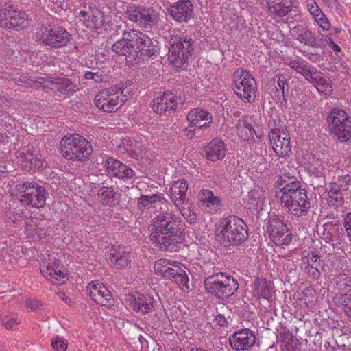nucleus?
Returning <instances> with one entry per match:
<instances>
[{
	"instance_id": "obj_3",
	"label": "nucleus",
	"mask_w": 351,
	"mask_h": 351,
	"mask_svg": "<svg viewBox=\"0 0 351 351\" xmlns=\"http://www.w3.org/2000/svg\"><path fill=\"white\" fill-rule=\"evenodd\" d=\"M215 235L222 245H238L248 238V228L241 218L234 215L228 216L216 223Z\"/></svg>"
},
{
	"instance_id": "obj_10",
	"label": "nucleus",
	"mask_w": 351,
	"mask_h": 351,
	"mask_svg": "<svg viewBox=\"0 0 351 351\" xmlns=\"http://www.w3.org/2000/svg\"><path fill=\"white\" fill-rule=\"evenodd\" d=\"M329 130L341 142L351 138V118L341 109L334 108L326 119Z\"/></svg>"
},
{
	"instance_id": "obj_58",
	"label": "nucleus",
	"mask_w": 351,
	"mask_h": 351,
	"mask_svg": "<svg viewBox=\"0 0 351 351\" xmlns=\"http://www.w3.org/2000/svg\"><path fill=\"white\" fill-rule=\"evenodd\" d=\"M344 227L348 237H351V212L345 218Z\"/></svg>"
},
{
	"instance_id": "obj_46",
	"label": "nucleus",
	"mask_w": 351,
	"mask_h": 351,
	"mask_svg": "<svg viewBox=\"0 0 351 351\" xmlns=\"http://www.w3.org/2000/svg\"><path fill=\"white\" fill-rule=\"evenodd\" d=\"M289 66L295 70L298 73L302 74L306 80L315 70H310L306 67L304 60L300 59L292 60L289 62Z\"/></svg>"
},
{
	"instance_id": "obj_35",
	"label": "nucleus",
	"mask_w": 351,
	"mask_h": 351,
	"mask_svg": "<svg viewBox=\"0 0 351 351\" xmlns=\"http://www.w3.org/2000/svg\"><path fill=\"white\" fill-rule=\"evenodd\" d=\"M306 8L320 28L324 31L330 29V23L315 0H307Z\"/></svg>"
},
{
	"instance_id": "obj_33",
	"label": "nucleus",
	"mask_w": 351,
	"mask_h": 351,
	"mask_svg": "<svg viewBox=\"0 0 351 351\" xmlns=\"http://www.w3.org/2000/svg\"><path fill=\"white\" fill-rule=\"evenodd\" d=\"M321 197L328 206L334 208L341 206L344 202L339 187L335 182L329 184Z\"/></svg>"
},
{
	"instance_id": "obj_26",
	"label": "nucleus",
	"mask_w": 351,
	"mask_h": 351,
	"mask_svg": "<svg viewBox=\"0 0 351 351\" xmlns=\"http://www.w3.org/2000/svg\"><path fill=\"white\" fill-rule=\"evenodd\" d=\"M137 30L125 32L122 38L112 46V50L121 56L134 57V42H136Z\"/></svg>"
},
{
	"instance_id": "obj_28",
	"label": "nucleus",
	"mask_w": 351,
	"mask_h": 351,
	"mask_svg": "<svg viewBox=\"0 0 351 351\" xmlns=\"http://www.w3.org/2000/svg\"><path fill=\"white\" fill-rule=\"evenodd\" d=\"M44 83H47L45 86L50 89L58 92L60 95H64L69 93H73L78 90L77 85L71 82V80L66 77H48Z\"/></svg>"
},
{
	"instance_id": "obj_42",
	"label": "nucleus",
	"mask_w": 351,
	"mask_h": 351,
	"mask_svg": "<svg viewBox=\"0 0 351 351\" xmlns=\"http://www.w3.org/2000/svg\"><path fill=\"white\" fill-rule=\"evenodd\" d=\"M166 199L161 195L154 194L152 195H141L138 199V208L143 210L145 208H154L156 205L166 203Z\"/></svg>"
},
{
	"instance_id": "obj_13",
	"label": "nucleus",
	"mask_w": 351,
	"mask_h": 351,
	"mask_svg": "<svg viewBox=\"0 0 351 351\" xmlns=\"http://www.w3.org/2000/svg\"><path fill=\"white\" fill-rule=\"evenodd\" d=\"M267 232L271 242L277 246H287L292 241V231L287 222L278 216L270 217L266 223Z\"/></svg>"
},
{
	"instance_id": "obj_44",
	"label": "nucleus",
	"mask_w": 351,
	"mask_h": 351,
	"mask_svg": "<svg viewBox=\"0 0 351 351\" xmlns=\"http://www.w3.org/2000/svg\"><path fill=\"white\" fill-rule=\"evenodd\" d=\"M199 201L206 207L218 208L221 204V199L219 196L215 195L209 189H202L199 193Z\"/></svg>"
},
{
	"instance_id": "obj_59",
	"label": "nucleus",
	"mask_w": 351,
	"mask_h": 351,
	"mask_svg": "<svg viewBox=\"0 0 351 351\" xmlns=\"http://www.w3.org/2000/svg\"><path fill=\"white\" fill-rule=\"evenodd\" d=\"M278 86L280 88L282 95L285 97V85L287 84L286 78L283 75H280L277 80Z\"/></svg>"
},
{
	"instance_id": "obj_27",
	"label": "nucleus",
	"mask_w": 351,
	"mask_h": 351,
	"mask_svg": "<svg viewBox=\"0 0 351 351\" xmlns=\"http://www.w3.org/2000/svg\"><path fill=\"white\" fill-rule=\"evenodd\" d=\"M131 261L130 252L121 245L112 248L107 257L109 265L117 269L127 268L130 265Z\"/></svg>"
},
{
	"instance_id": "obj_22",
	"label": "nucleus",
	"mask_w": 351,
	"mask_h": 351,
	"mask_svg": "<svg viewBox=\"0 0 351 351\" xmlns=\"http://www.w3.org/2000/svg\"><path fill=\"white\" fill-rule=\"evenodd\" d=\"M125 300L131 309L142 314L150 313L154 308V298L140 293L128 294Z\"/></svg>"
},
{
	"instance_id": "obj_15",
	"label": "nucleus",
	"mask_w": 351,
	"mask_h": 351,
	"mask_svg": "<svg viewBox=\"0 0 351 351\" xmlns=\"http://www.w3.org/2000/svg\"><path fill=\"white\" fill-rule=\"evenodd\" d=\"M126 15L130 21L144 27L156 25L160 20L158 12L154 8L136 4L128 7Z\"/></svg>"
},
{
	"instance_id": "obj_51",
	"label": "nucleus",
	"mask_w": 351,
	"mask_h": 351,
	"mask_svg": "<svg viewBox=\"0 0 351 351\" xmlns=\"http://www.w3.org/2000/svg\"><path fill=\"white\" fill-rule=\"evenodd\" d=\"M0 322L3 324L7 329H12L20 323V320L17 317L7 315H1Z\"/></svg>"
},
{
	"instance_id": "obj_47",
	"label": "nucleus",
	"mask_w": 351,
	"mask_h": 351,
	"mask_svg": "<svg viewBox=\"0 0 351 351\" xmlns=\"http://www.w3.org/2000/svg\"><path fill=\"white\" fill-rule=\"evenodd\" d=\"M176 206L189 223H193L196 221L197 215L191 209L188 203L183 202V203L180 204V205H176Z\"/></svg>"
},
{
	"instance_id": "obj_38",
	"label": "nucleus",
	"mask_w": 351,
	"mask_h": 351,
	"mask_svg": "<svg viewBox=\"0 0 351 351\" xmlns=\"http://www.w3.org/2000/svg\"><path fill=\"white\" fill-rule=\"evenodd\" d=\"M253 294L257 298L267 299L271 295L272 285L265 278H256L253 282Z\"/></svg>"
},
{
	"instance_id": "obj_21",
	"label": "nucleus",
	"mask_w": 351,
	"mask_h": 351,
	"mask_svg": "<svg viewBox=\"0 0 351 351\" xmlns=\"http://www.w3.org/2000/svg\"><path fill=\"white\" fill-rule=\"evenodd\" d=\"M180 98L171 91L164 92L156 96L152 101L153 110L159 114L174 112L178 105Z\"/></svg>"
},
{
	"instance_id": "obj_16",
	"label": "nucleus",
	"mask_w": 351,
	"mask_h": 351,
	"mask_svg": "<svg viewBox=\"0 0 351 351\" xmlns=\"http://www.w3.org/2000/svg\"><path fill=\"white\" fill-rule=\"evenodd\" d=\"M16 158L26 169L40 170L45 162L40 151L32 145L25 146L16 153Z\"/></svg>"
},
{
	"instance_id": "obj_45",
	"label": "nucleus",
	"mask_w": 351,
	"mask_h": 351,
	"mask_svg": "<svg viewBox=\"0 0 351 351\" xmlns=\"http://www.w3.org/2000/svg\"><path fill=\"white\" fill-rule=\"evenodd\" d=\"M268 11L274 19L276 17L282 18L289 14L291 8L289 5L272 1L268 2Z\"/></svg>"
},
{
	"instance_id": "obj_43",
	"label": "nucleus",
	"mask_w": 351,
	"mask_h": 351,
	"mask_svg": "<svg viewBox=\"0 0 351 351\" xmlns=\"http://www.w3.org/2000/svg\"><path fill=\"white\" fill-rule=\"evenodd\" d=\"M11 21L6 24V29H23L29 25V22L27 18V15L19 10H14L12 19Z\"/></svg>"
},
{
	"instance_id": "obj_5",
	"label": "nucleus",
	"mask_w": 351,
	"mask_h": 351,
	"mask_svg": "<svg viewBox=\"0 0 351 351\" xmlns=\"http://www.w3.org/2000/svg\"><path fill=\"white\" fill-rule=\"evenodd\" d=\"M154 270L156 275L174 281L184 292L189 290V278L186 274V267L178 261L162 258L155 261Z\"/></svg>"
},
{
	"instance_id": "obj_34",
	"label": "nucleus",
	"mask_w": 351,
	"mask_h": 351,
	"mask_svg": "<svg viewBox=\"0 0 351 351\" xmlns=\"http://www.w3.org/2000/svg\"><path fill=\"white\" fill-rule=\"evenodd\" d=\"M305 265L304 271L311 277L317 279L321 273L319 269L322 267L321 260L318 254L315 252H308L302 259Z\"/></svg>"
},
{
	"instance_id": "obj_24",
	"label": "nucleus",
	"mask_w": 351,
	"mask_h": 351,
	"mask_svg": "<svg viewBox=\"0 0 351 351\" xmlns=\"http://www.w3.org/2000/svg\"><path fill=\"white\" fill-rule=\"evenodd\" d=\"M25 233L29 238L43 239L50 234V230L45 220L38 217H31L25 222Z\"/></svg>"
},
{
	"instance_id": "obj_20",
	"label": "nucleus",
	"mask_w": 351,
	"mask_h": 351,
	"mask_svg": "<svg viewBox=\"0 0 351 351\" xmlns=\"http://www.w3.org/2000/svg\"><path fill=\"white\" fill-rule=\"evenodd\" d=\"M91 299L101 306H113L114 300L106 286L97 280L91 281L86 287Z\"/></svg>"
},
{
	"instance_id": "obj_55",
	"label": "nucleus",
	"mask_w": 351,
	"mask_h": 351,
	"mask_svg": "<svg viewBox=\"0 0 351 351\" xmlns=\"http://www.w3.org/2000/svg\"><path fill=\"white\" fill-rule=\"evenodd\" d=\"M84 76L86 80H93L96 83L101 82L104 79V75L100 72L86 71Z\"/></svg>"
},
{
	"instance_id": "obj_30",
	"label": "nucleus",
	"mask_w": 351,
	"mask_h": 351,
	"mask_svg": "<svg viewBox=\"0 0 351 351\" xmlns=\"http://www.w3.org/2000/svg\"><path fill=\"white\" fill-rule=\"evenodd\" d=\"M212 115L206 110L195 108L191 110L186 117L189 125L197 129L208 128L212 122Z\"/></svg>"
},
{
	"instance_id": "obj_4",
	"label": "nucleus",
	"mask_w": 351,
	"mask_h": 351,
	"mask_svg": "<svg viewBox=\"0 0 351 351\" xmlns=\"http://www.w3.org/2000/svg\"><path fill=\"white\" fill-rule=\"evenodd\" d=\"M60 149L66 159L80 162L88 160L93 152L90 143L78 134H69L62 137Z\"/></svg>"
},
{
	"instance_id": "obj_62",
	"label": "nucleus",
	"mask_w": 351,
	"mask_h": 351,
	"mask_svg": "<svg viewBox=\"0 0 351 351\" xmlns=\"http://www.w3.org/2000/svg\"><path fill=\"white\" fill-rule=\"evenodd\" d=\"M18 82H20L21 84L24 83L28 86H33L34 81L33 80H31L28 78L27 76H21L18 80H16Z\"/></svg>"
},
{
	"instance_id": "obj_54",
	"label": "nucleus",
	"mask_w": 351,
	"mask_h": 351,
	"mask_svg": "<svg viewBox=\"0 0 351 351\" xmlns=\"http://www.w3.org/2000/svg\"><path fill=\"white\" fill-rule=\"evenodd\" d=\"M339 189L348 190L351 185V176L350 175H342L338 178V184Z\"/></svg>"
},
{
	"instance_id": "obj_57",
	"label": "nucleus",
	"mask_w": 351,
	"mask_h": 351,
	"mask_svg": "<svg viewBox=\"0 0 351 351\" xmlns=\"http://www.w3.org/2000/svg\"><path fill=\"white\" fill-rule=\"evenodd\" d=\"M21 254H23V247L19 245H15L9 254L13 258L16 259L21 257Z\"/></svg>"
},
{
	"instance_id": "obj_25",
	"label": "nucleus",
	"mask_w": 351,
	"mask_h": 351,
	"mask_svg": "<svg viewBox=\"0 0 351 351\" xmlns=\"http://www.w3.org/2000/svg\"><path fill=\"white\" fill-rule=\"evenodd\" d=\"M167 12L175 21L188 22L193 16V6L190 0H179L171 5Z\"/></svg>"
},
{
	"instance_id": "obj_64",
	"label": "nucleus",
	"mask_w": 351,
	"mask_h": 351,
	"mask_svg": "<svg viewBox=\"0 0 351 351\" xmlns=\"http://www.w3.org/2000/svg\"><path fill=\"white\" fill-rule=\"evenodd\" d=\"M90 62L88 61L86 62V66H88L90 68H94L97 66V62L94 61L93 60H89Z\"/></svg>"
},
{
	"instance_id": "obj_23",
	"label": "nucleus",
	"mask_w": 351,
	"mask_h": 351,
	"mask_svg": "<svg viewBox=\"0 0 351 351\" xmlns=\"http://www.w3.org/2000/svg\"><path fill=\"white\" fill-rule=\"evenodd\" d=\"M134 56L142 59L156 56L157 47L152 40L145 34L137 30L136 42H134Z\"/></svg>"
},
{
	"instance_id": "obj_40",
	"label": "nucleus",
	"mask_w": 351,
	"mask_h": 351,
	"mask_svg": "<svg viewBox=\"0 0 351 351\" xmlns=\"http://www.w3.org/2000/svg\"><path fill=\"white\" fill-rule=\"evenodd\" d=\"M251 119L243 118L239 119L236 125L238 136L244 141H250L254 138L255 130L252 125Z\"/></svg>"
},
{
	"instance_id": "obj_2",
	"label": "nucleus",
	"mask_w": 351,
	"mask_h": 351,
	"mask_svg": "<svg viewBox=\"0 0 351 351\" xmlns=\"http://www.w3.org/2000/svg\"><path fill=\"white\" fill-rule=\"evenodd\" d=\"M281 204L295 216L306 215L311 207L306 191L294 176H280L276 182Z\"/></svg>"
},
{
	"instance_id": "obj_49",
	"label": "nucleus",
	"mask_w": 351,
	"mask_h": 351,
	"mask_svg": "<svg viewBox=\"0 0 351 351\" xmlns=\"http://www.w3.org/2000/svg\"><path fill=\"white\" fill-rule=\"evenodd\" d=\"M294 339L291 334H285L281 339L280 349L282 351H299L295 347Z\"/></svg>"
},
{
	"instance_id": "obj_8",
	"label": "nucleus",
	"mask_w": 351,
	"mask_h": 351,
	"mask_svg": "<svg viewBox=\"0 0 351 351\" xmlns=\"http://www.w3.org/2000/svg\"><path fill=\"white\" fill-rule=\"evenodd\" d=\"M128 90L122 86H114L101 90L94 99L95 105L108 113L118 111L128 100Z\"/></svg>"
},
{
	"instance_id": "obj_29",
	"label": "nucleus",
	"mask_w": 351,
	"mask_h": 351,
	"mask_svg": "<svg viewBox=\"0 0 351 351\" xmlns=\"http://www.w3.org/2000/svg\"><path fill=\"white\" fill-rule=\"evenodd\" d=\"M108 173L118 178H131L134 176V171L126 165L114 158H108L105 163Z\"/></svg>"
},
{
	"instance_id": "obj_37",
	"label": "nucleus",
	"mask_w": 351,
	"mask_h": 351,
	"mask_svg": "<svg viewBox=\"0 0 351 351\" xmlns=\"http://www.w3.org/2000/svg\"><path fill=\"white\" fill-rule=\"evenodd\" d=\"M189 185L184 179L178 180L173 184L170 188V198L174 202L175 206L183 203L186 198V193Z\"/></svg>"
},
{
	"instance_id": "obj_52",
	"label": "nucleus",
	"mask_w": 351,
	"mask_h": 351,
	"mask_svg": "<svg viewBox=\"0 0 351 351\" xmlns=\"http://www.w3.org/2000/svg\"><path fill=\"white\" fill-rule=\"evenodd\" d=\"M51 346L54 351H66L68 344L62 337L56 336L51 339Z\"/></svg>"
},
{
	"instance_id": "obj_36",
	"label": "nucleus",
	"mask_w": 351,
	"mask_h": 351,
	"mask_svg": "<svg viewBox=\"0 0 351 351\" xmlns=\"http://www.w3.org/2000/svg\"><path fill=\"white\" fill-rule=\"evenodd\" d=\"M320 93L330 95L332 93V86L330 78H325L323 74L314 70L307 79Z\"/></svg>"
},
{
	"instance_id": "obj_6",
	"label": "nucleus",
	"mask_w": 351,
	"mask_h": 351,
	"mask_svg": "<svg viewBox=\"0 0 351 351\" xmlns=\"http://www.w3.org/2000/svg\"><path fill=\"white\" fill-rule=\"evenodd\" d=\"M12 195L24 206L40 208L46 204L48 193L45 187L32 181L16 184L12 189Z\"/></svg>"
},
{
	"instance_id": "obj_63",
	"label": "nucleus",
	"mask_w": 351,
	"mask_h": 351,
	"mask_svg": "<svg viewBox=\"0 0 351 351\" xmlns=\"http://www.w3.org/2000/svg\"><path fill=\"white\" fill-rule=\"evenodd\" d=\"M10 142V137L7 135L0 133V144H8Z\"/></svg>"
},
{
	"instance_id": "obj_31",
	"label": "nucleus",
	"mask_w": 351,
	"mask_h": 351,
	"mask_svg": "<svg viewBox=\"0 0 351 351\" xmlns=\"http://www.w3.org/2000/svg\"><path fill=\"white\" fill-rule=\"evenodd\" d=\"M207 160L215 162L223 159L226 153L224 143L219 138H213L204 149Z\"/></svg>"
},
{
	"instance_id": "obj_61",
	"label": "nucleus",
	"mask_w": 351,
	"mask_h": 351,
	"mask_svg": "<svg viewBox=\"0 0 351 351\" xmlns=\"http://www.w3.org/2000/svg\"><path fill=\"white\" fill-rule=\"evenodd\" d=\"M26 304L28 308L34 311L37 309L40 306L39 302L38 300L30 299L27 300Z\"/></svg>"
},
{
	"instance_id": "obj_32",
	"label": "nucleus",
	"mask_w": 351,
	"mask_h": 351,
	"mask_svg": "<svg viewBox=\"0 0 351 351\" xmlns=\"http://www.w3.org/2000/svg\"><path fill=\"white\" fill-rule=\"evenodd\" d=\"M267 193L263 187L255 186L248 193V208L255 210H263L267 202Z\"/></svg>"
},
{
	"instance_id": "obj_60",
	"label": "nucleus",
	"mask_w": 351,
	"mask_h": 351,
	"mask_svg": "<svg viewBox=\"0 0 351 351\" xmlns=\"http://www.w3.org/2000/svg\"><path fill=\"white\" fill-rule=\"evenodd\" d=\"M197 130V128H193V127H191L189 125V127H187L184 130V134L188 138L191 139L193 138L195 135V130Z\"/></svg>"
},
{
	"instance_id": "obj_1",
	"label": "nucleus",
	"mask_w": 351,
	"mask_h": 351,
	"mask_svg": "<svg viewBox=\"0 0 351 351\" xmlns=\"http://www.w3.org/2000/svg\"><path fill=\"white\" fill-rule=\"evenodd\" d=\"M152 243L160 251L176 252L184 240L181 219L171 211L162 212L148 226Z\"/></svg>"
},
{
	"instance_id": "obj_53",
	"label": "nucleus",
	"mask_w": 351,
	"mask_h": 351,
	"mask_svg": "<svg viewBox=\"0 0 351 351\" xmlns=\"http://www.w3.org/2000/svg\"><path fill=\"white\" fill-rule=\"evenodd\" d=\"M338 302L344 306V311L351 322V299L347 295H341Z\"/></svg>"
},
{
	"instance_id": "obj_17",
	"label": "nucleus",
	"mask_w": 351,
	"mask_h": 351,
	"mask_svg": "<svg viewBox=\"0 0 351 351\" xmlns=\"http://www.w3.org/2000/svg\"><path fill=\"white\" fill-rule=\"evenodd\" d=\"M269 137L271 145L278 156L285 158L291 154L290 135L287 130H273Z\"/></svg>"
},
{
	"instance_id": "obj_48",
	"label": "nucleus",
	"mask_w": 351,
	"mask_h": 351,
	"mask_svg": "<svg viewBox=\"0 0 351 351\" xmlns=\"http://www.w3.org/2000/svg\"><path fill=\"white\" fill-rule=\"evenodd\" d=\"M308 169L317 177H321L324 173V167L323 162L319 159L312 157L311 160L308 162Z\"/></svg>"
},
{
	"instance_id": "obj_41",
	"label": "nucleus",
	"mask_w": 351,
	"mask_h": 351,
	"mask_svg": "<svg viewBox=\"0 0 351 351\" xmlns=\"http://www.w3.org/2000/svg\"><path fill=\"white\" fill-rule=\"evenodd\" d=\"M99 202L104 206H111L117 196L115 186H101L97 192Z\"/></svg>"
},
{
	"instance_id": "obj_12",
	"label": "nucleus",
	"mask_w": 351,
	"mask_h": 351,
	"mask_svg": "<svg viewBox=\"0 0 351 351\" xmlns=\"http://www.w3.org/2000/svg\"><path fill=\"white\" fill-rule=\"evenodd\" d=\"M233 90L237 96L244 102H251L255 97L256 83L252 75L239 69L233 74Z\"/></svg>"
},
{
	"instance_id": "obj_18",
	"label": "nucleus",
	"mask_w": 351,
	"mask_h": 351,
	"mask_svg": "<svg viewBox=\"0 0 351 351\" xmlns=\"http://www.w3.org/2000/svg\"><path fill=\"white\" fill-rule=\"evenodd\" d=\"M255 333L249 328H243L234 332L229 337L231 348L235 351H247L256 343Z\"/></svg>"
},
{
	"instance_id": "obj_39",
	"label": "nucleus",
	"mask_w": 351,
	"mask_h": 351,
	"mask_svg": "<svg viewBox=\"0 0 351 351\" xmlns=\"http://www.w3.org/2000/svg\"><path fill=\"white\" fill-rule=\"evenodd\" d=\"M291 34L298 41L304 45L315 47L317 44L315 36L306 28L296 26L292 29Z\"/></svg>"
},
{
	"instance_id": "obj_11",
	"label": "nucleus",
	"mask_w": 351,
	"mask_h": 351,
	"mask_svg": "<svg viewBox=\"0 0 351 351\" xmlns=\"http://www.w3.org/2000/svg\"><path fill=\"white\" fill-rule=\"evenodd\" d=\"M168 58L173 66H180L186 63L192 56L193 43L191 39L184 35L172 36Z\"/></svg>"
},
{
	"instance_id": "obj_9",
	"label": "nucleus",
	"mask_w": 351,
	"mask_h": 351,
	"mask_svg": "<svg viewBox=\"0 0 351 351\" xmlns=\"http://www.w3.org/2000/svg\"><path fill=\"white\" fill-rule=\"evenodd\" d=\"M36 40L51 48H62L70 43L71 36L66 29L58 25L41 26L36 32Z\"/></svg>"
},
{
	"instance_id": "obj_56",
	"label": "nucleus",
	"mask_w": 351,
	"mask_h": 351,
	"mask_svg": "<svg viewBox=\"0 0 351 351\" xmlns=\"http://www.w3.org/2000/svg\"><path fill=\"white\" fill-rule=\"evenodd\" d=\"M47 7L49 8L52 11L58 12L60 9L64 10L62 4L59 0H45Z\"/></svg>"
},
{
	"instance_id": "obj_19",
	"label": "nucleus",
	"mask_w": 351,
	"mask_h": 351,
	"mask_svg": "<svg viewBox=\"0 0 351 351\" xmlns=\"http://www.w3.org/2000/svg\"><path fill=\"white\" fill-rule=\"evenodd\" d=\"M40 270L43 276L53 284L62 285L68 280V276L60 261L55 258H50L49 262H43L40 265Z\"/></svg>"
},
{
	"instance_id": "obj_14",
	"label": "nucleus",
	"mask_w": 351,
	"mask_h": 351,
	"mask_svg": "<svg viewBox=\"0 0 351 351\" xmlns=\"http://www.w3.org/2000/svg\"><path fill=\"white\" fill-rule=\"evenodd\" d=\"M79 21L90 29L108 30L112 26V16L105 14L97 8H90L89 10H80L77 15Z\"/></svg>"
},
{
	"instance_id": "obj_7",
	"label": "nucleus",
	"mask_w": 351,
	"mask_h": 351,
	"mask_svg": "<svg viewBox=\"0 0 351 351\" xmlns=\"http://www.w3.org/2000/svg\"><path fill=\"white\" fill-rule=\"evenodd\" d=\"M206 293L218 299H227L239 288L237 280L230 275L219 272L207 277L204 282Z\"/></svg>"
},
{
	"instance_id": "obj_50",
	"label": "nucleus",
	"mask_w": 351,
	"mask_h": 351,
	"mask_svg": "<svg viewBox=\"0 0 351 351\" xmlns=\"http://www.w3.org/2000/svg\"><path fill=\"white\" fill-rule=\"evenodd\" d=\"M14 9L12 6H5L0 9V25L6 29V24L9 23L12 19Z\"/></svg>"
}]
</instances>
